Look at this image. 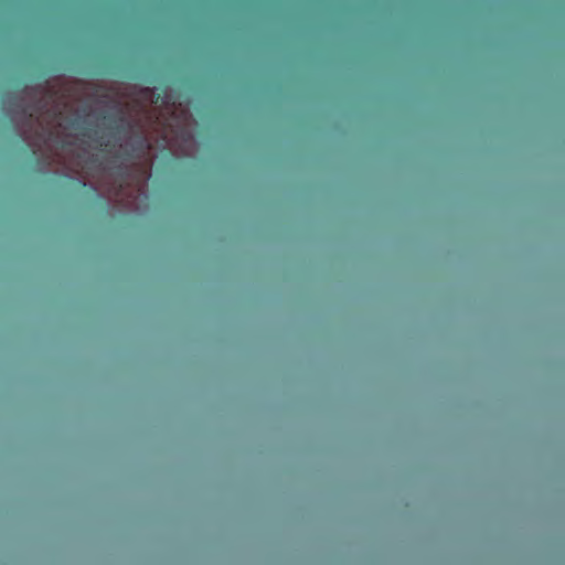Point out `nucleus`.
I'll list each match as a JSON object with an SVG mask.
<instances>
[{
  "mask_svg": "<svg viewBox=\"0 0 565 565\" xmlns=\"http://www.w3.org/2000/svg\"><path fill=\"white\" fill-rule=\"evenodd\" d=\"M116 145H117V140H115L114 142L110 140H107L106 142L100 143V146H104L107 151H110L113 148L116 147Z\"/></svg>",
  "mask_w": 565,
  "mask_h": 565,
  "instance_id": "nucleus-3",
  "label": "nucleus"
},
{
  "mask_svg": "<svg viewBox=\"0 0 565 565\" xmlns=\"http://www.w3.org/2000/svg\"><path fill=\"white\" fill-rule=\"evenodd\" d=\"M148 148L147 139L139 136L134 140L130 150H126L122 154L126 159H131L142 153Z\"/></svg>",
  "mask_w": 565,
  "mask_h": 565,
  "instance_id": "nucleus-1",
  "label": "nucleus"
},
{
  "mask_svg": "<svg viewBox=\"0 0 565 565\" xmlns=\"http://www.w3.org/2000/svg\"><path fill=\"white\" fill-rule=\"evenodd\" d=\"M43 107L44 105L39 102V104L33 108V110H30V107H24L22 109V113L30 119H33L35 117V113L40 111Z\"/></svg>",
  "mask_w": 565,
  "mask_h": 565,
  "instance_id": "nucleus-2",
  "label": "nucleus"
},
{
  "mask_svg": "<svg viewBox=\"0 0 565 565\" xmlns=\"http://www.w3.org/2000/svg\"><path fill=\"white\" fill-rule=\"evenodd\" d=\"M118 120H119L121 124H125V122H126V120H125V118H124V117H119V119H118Z\"/></svg>",
  "mask_w": 565,
  "mask_h": 565,
  "instance_id": "nucleus-5",
  "label": "nucleus"
},
{
  "mask_svg": "<svg viewBox=\"0 0 565 565\" xmlns=\"http://www.w3.org/2000/svg\"><path fill=\"white\" fill-rule=\"evenodd\" d=\"M115 128H116L117 131L124 130L122 126H116Z\"/></svg>",
  "mask_w": 565,
  "mask_h": 565,
  "instance_id": "nucleus-4",
  "label": "nucleus"
}]
</instances>
